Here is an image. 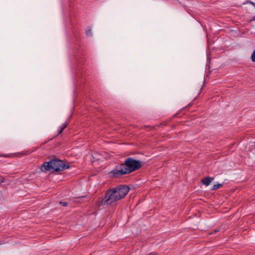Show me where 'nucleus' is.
<instances>
[{"label":"nucleus","mask_w":255,"mask_h":255,"mask_svg":"<svg viewBox=\"0 0 255 255\" xmlns=\"http://www.w3.org/2000/svg\"><path fill=\"white\" fill-rule=\"evenodd\" d=\"M129 188L126 185H120L107 191L103 198L98 200V206L112 205L126 196Z\"/></svg>","instance_id":"obj_1"},{"label":"nucleus","mask_w":255,"mask_h":255,"mask_svg":"<svg viewBox=\"0 0 255 255\" xmlns=\"http://www.w3.org/2000/svg\"><path fill=\"white\" fill-rule=\"evenodd\" d=\"M141 161L128 157L125 160L123 163L116 166L115 168L109 172V175L113 177H119L123 175L130 173L141 167Z\"/></svg>","instance_id":"obj_2"},{"label":"nucleus","mask_w":255,"mask_h":255,"mask_svg":"<svg viewBox=\"0 0 255 255\" xmlns=\"http://www.w3.org/2000/svg\"><path fill=\"white\" fill-rule=\"evenodd\" d=\"M69 166L60 160H52L48 162H45L41 166V169L43 172L53 170L54 171H63L68 168Z\"/></svg>","instance_id":"obj_3"},{"label":"nucleus","mask_w":255,"mask_h":255,"mask_svg":"<svg viewBox=\"0 0 255 255\" xmlns=\"http://www.w3.org/2000/svg\"><path fill=\"white\" fill-rule=\"evenodd\" d=\"M213 178L206 177L202 179V182L206 186H208L209 185H210L212 181L213 180Z\"/></svg>","instance_id":"obj_4"},{"label":"nucleus","mask_w":255,"mask_h":255,"mask_svg":"<svg viewBox=\"0 0 255 255\" xmlns=\"http://www.w3.org/2000/svg\"><path fill=\"white\" fill-rule=\"evenodd\" d=\"M67 126V124L66 123H64L63 125H62L59 128V130L58 131V134H60L62 133L63 130L64 129V128H66V127Z\"/></svg>","instance_id":"obj_5"},{"label":"nucleus","mask_w":255,"mask_h":255,"mask_svg":"<svg viewBox=\"0 0 255 255\" xmlns=\"http://www.w3.org/2000/svg\"><path fill=\"white\" fill-rule=\"evenodd\" d=\"M222 186V184H215L213 186L212 189L214 190H217L218 189H219V188H220Z\"/></svg>","instance_id":"obj_6"},{"label":"nucleus","mask_w":255,"mask_h":255,"mask_svg":"<svg viewBox=\"0 0 255 255\" xmlns=\"http://www.w3.org/2000/svg\"><path fill=\"white\" fill-rule=\"evenodd\" d=\"M251 59L253 62H255V50L253 51L251 56Z\"/></svg>","instance_id":"obj_7"},{"label":"nucleus","mask_w":255,"mask_h":255,"mask_svg":"<svg viewBox=\"0 0 255 255\" xmlns=\"http://www.w3.org/2000/svg\"><path fill=\"white\" fill-rule=\"evenodd\" d=\"M86 34L87 36H92V30L91 29H89L86 30Z\"/></svg>","instance_id":"obj_8"},{"label":"nucleus","mask_w":255,"mask_h":255,"mask_svg":"<svg viewBox=\"0 0 255 255\" xmlns=\"http://www.w3.org/2000/svg\"><path fill=\"white\" fill-rule=\"evenodd\" d=\"M60 204L63 206H66L67 205V203L66 202H60Z\"/></svg>","instance_id":"obj_9"},{"label":"nucleus","mask_w":255,"mask_h":255,"mask_svg":"<svg viewBox=\"0 0 255 255\" xmlns=\"http://www.w3.org/2000/svg\"><path fill=\"white\" fill-rule=\"evenodd\" d=\"M248 3L251 4L252 5H253L255 7V3L252 1H249Z\"/></svg>","instance_id":"obj_10"},{"label":"nucleus","mask_w":255,"mask_h":255,"mask_svg":"<svg viewBox=\"0 0 255 255\" xmlns=\"http://www.w3.org/2000/svg\"><path fill=\"white\" fill-rule=\"evenodd\" d=\"M5 181V180L4 178H1L0 179V185L2 183H4Z\"/></svg>","instance_id":"obj_11"},{"label":"nucleus","mask_w":255,"mask_h":255,"mask_svg":"<svg viewBox=\"0 0 255 255\" xmlns=\"http://www.w3.org/2000/svg\"><path fill=\"white\" fill-rule=\"evenodd\" d=\"M252 20H255V15L253 17Z\"/></svg>","instance_id":"obj_12"},{"label":"nucleus","mask_w":255,"mask_h":255,"mask_svg":"<svg viewBox=\"0 0 255 255\" xmlns=\"http://www.w3.org/2000/svg\"><path fill=\"white\" fill-rule=\"evenodd\" d=\"M218 232V230H215L214 231V233H216V232Z\"/></svg>","instance_id":"obj_13"},{"label":"nucleus","mask_w":255,"mask_h":255,"mask_svg":"<svg viewBox=\"0 0 255 255\" xmlns=\"http://www.w3.org/2000/svg\"><path fill=\"white\" fill-rule=\"evenodd\" d=\"M149 255H153L152 254H150Z\"/></svg>","instance_id":"obj_14"}]
</instances>
